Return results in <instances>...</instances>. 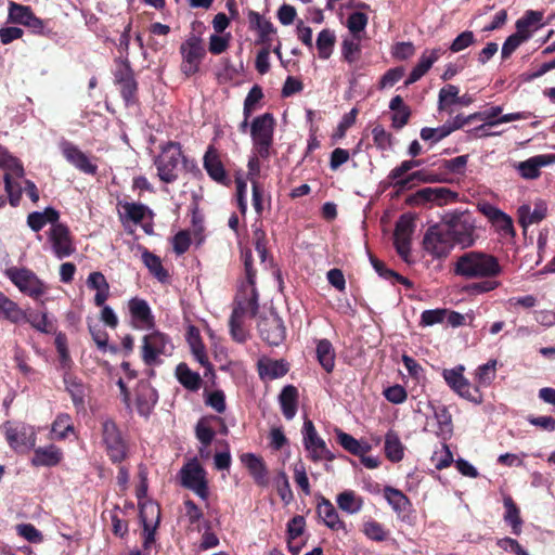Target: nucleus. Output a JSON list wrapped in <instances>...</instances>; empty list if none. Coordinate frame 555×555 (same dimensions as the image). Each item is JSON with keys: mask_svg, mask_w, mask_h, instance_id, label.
<instances>
[{"mask_svg": "<svg viewBox=\"0 0 555 555\" xmlns=\"http://www.w3.org/2000/svg\"><path fill=\"white\" fill-rule=\"evenodd\" d=\"M183 160L184 156L179 143L167 142L160 145V151L153 160L159 180L165 183L175 182L179 177Z\"/></svg>", "mask_w": 555, "mask_h": 555, "instance_id": "7ed1b4c3", "label": "nucleus"}, {"mask_svg": "<svg viewBox=\"0 0 555 555\" xmlns=\"http://www.w3.org/2000/svg\"><path fill=\"white\" fill-rule=\"evenodd\" d=\"M543 14L538 11H527L526 14L516 23V29L530 38L533 29H537L541 23Z\"/></svg>", "mask_w": 555, "mask_h": 555, "instance_id": "3c124183", "label": "nucleus"}, {"mask_svg": "<svg viewBox=\"0 0 555 555\" xmlns=\"http://www.w3.org/2000/svg\"><path fill=\"white\" fill-rule=\"evenodd\" d=\"M459 201V193L449 188L436 186L424 188L415 192L410 202L414 205H424L433 203L437 206H444L448 204L456 203Z\"/></svg>", "mask_w": 555, "mask_h": 555, "instance_id": "dca6fc26", "label": "nucleus"}, {"mask_svg": "<svg viewBox=\"0 0 555 555\" xmlns=\"http://www.w3.org/2000/svg\"><path fill=\"white\" fill-rule=\"evenodd\" d=\"M360 41L361 37L346 38L343 40L341 55L347 63L353 64L359 60L361 53Z\"/></svg>", "mask_w": 555, "mask_h": 555, "instance_id": "6e6d98bb", "label": "nucleus"}, {"mask_svg": "<svg viewBox=\"0 0 555 555\" xmlns=\"http://www.w3.org/2000/svg\"><path fill=\"white\" fill-rule=\"evenodd\" d=\"M178 476L182 487L193 491L204 501L208 499L207 473L197 459L186 462L179 470Z\"/></svg>", "mask_w": 555, "mask_h": 555, "instance_id": "0eeeda50", "label": "nucleus"}, {"mask_svg": "<svg viewBox=\"0 0 555 555\" xmlns=\"http://www.w3.org/2000/svg\"><path fill=\"white\" fill-rule=\"evenodd\" d=\"M60 214L52 207H47L43 211H34L30 212L27 217L28 227L35 231L39 232L47 224H57L59 223Z\"/></svg>", "mask_w": 555, "mask_h": 555, "instance_id": "473e14b6", "label": "nucleus"}, {"mask_svg": "<svg viewBox=\"0 0 555 555\" xmlns=\"http://www.w3.org/2000/svg\"><path fill=\"white\" fill-rule=\"evenodd\" d=\"M179 52L181 55V72L188 77L195 75L206 56L203 39L194 33L190 34L181 43Z\"/></svg>", "mask_w": 555, "mask_h": 555, "instance_id": "39448f33", "label": "nucleus"}, {"mask_svg": "<svg viewBox=\"0 0 555 555\" xmlns=\"http://www.w3.org/2000/svg\"><path fill=\"white\" fill-rule=\"evenodd\" d=\"M140 518L143 526H158L160 519L159 506L153 501L141 503Z\"/></svg>", "mask_w": 555, "mask_h": 555, "instance_id": "5fc2aeb1", "label": "nucleus"}, {"mask_svg": "<svg viewBox=\"0 0 555 555\" xmlns=\"http://www.w3.org/2000/svg\"><path fill=\"white\" fill-rule=\"evenodd\" d=\"M288 371L287 364L282 360L268 358L258 361V372L261 378L275 379L284 376Z\"/></svg>", "mask_w": 555, "mask_h": 555, "instance_id": "f704fd0d", "label": "nucleus"}, {"mask_svg": "<svg viewBox=\"0 0 555 555\" xmlns=\"http://www.w3.org/2000/svg\"><path fill=\"white\" fill-rule=\"evenodd\" d=\"M518 222L522 228L541 222L547 215V204L538 198L533 205L522 204L517 209Z\"/></svg>", "mask_w": 555, "mask_h": 555, "instance_id": "5701e85b", "label": "nucleus"}, {"mask_svg": "<svg viewBox=\"0 0 555 555\" xmlns=\"http://www.w3.org/2000/svg\"><path fill=\"white\" fill-rule=\"evenodd\" d=\"M0 167L5 168L7 172L14 173L17 178L24 176V168L17 158L9 154V152L0 147Z\"/></svg>", "mask_w": 555, "mask_h": 555, "instance_id": "13d9d810", "label": "nucleus"}, {"mask_svg": "<svg viewBox=\"0 0 555 555\" xmlns=\"http://www.w3.org/2000/svg\"><path fill=\"white\" fill-rule=\"evenodd\" d=\"M459 92V88L454 85H447L441 88L438 96V109L444 111L448 105L456 103Z\"/></svg>", "mask_w": 555, "mask_h": 555, "instance_id": "052dcab7", "label": "nucleus"}, {"mask_svg": "<svg viewBox=\"0 0 555 555\" xmlns=\"http://www.w3.org/2000/svg\"><path fill=\"white\" fill-rule=\"evenodd\" d=\"M63 460L62 450L55 444H50L47 447H39L34 450V456L31 459V464L36 467L40 466H56Z\"/></svg>", "mask_w": 555, "mask_h": 555, "instance_id": "c85d7f7f", "label": "nucleus"}, {"mask_svg": "<svg viewBox=\"0 0 555 555\" xmlns=\"http://www.w3.org/2000/svg\"><path fill=\"white\" fill-rule=\"evenodd\" d=\"M140 391L137 398L138 411L142 415H149L157 401L156 392L147 385H143Z\"/></svg>", "mask_w": 555, "mask_h": 555, "instance_id": "864d4df0", "label": "nucleus"}, {"mask_svg": "<svg viewBox=\"0 0 555 555\" xmlns=\"http://www.w3.org/2000/svg\"><path fill=\"white\" fill-rule=\"evenodd\" d=\"M552 164H555V154H540L518 163L516 169L521 178L534 180L540 177L542 167Z\"/></svg>", "mask_w": 555, "mask_h": 555, "instance_id": "4be33fe9", "label": "nucleus"}, {"mask_svg": "<svg viewBox=\"0 0 555 555\" xmlns=\"http://www.w3.org/2000/svg\"><path fill=\"white\" fill-rule=\"evenodd\" d=\"M364 534L373 541H385L388 532L384 529L383 525L375 520H367L363 525Z\"/></svg>", "mask_w": 555, "mask_h": 555, "instance_id": "338daca9", "label": "nucleus"}, {"mask_svg": "<svg viewBox=\"0 0 555 555\" xmlns=\"http://www.w3.org/2000/svg\"><path fill=\"white\" fill-rule=\"evenodd\" d=\"M33 10L27 5L15 2L9 3V22L25 26L33 16Z\"/></svg>", "mask_w": 555, "mask_h": 555, "instance_id": "4d7b16f0", "label": "nucleus"}, {"mask_svg": "<svg viewBox=\"0 0 555 555\" xmlns=\"http://www.w3.org/2000/svg\"><path fill=\"white\" fill-rule=\"evenodd\" d=\"M367 16L362 12H353L348 16L347 28L352 34V37H361V33L367 25Z\"/></svg>", "mask_w": 555, "mask_h": 555, "instance_id": "680f3d73", "label": "nucleus"}, {"mask_svg": "<svg viewBox=\"0 0 555 555\" xmlns=\"http://www.w3.org/2000/svg\"><path fill=\"white\" fill-rule=\"evenodd\" d=\"M477 209L488 219L501 236H515L513 219L503 210L488 202L478 203Z\"/></svg>", "mask_w": 555, "mask_h": 555, "instance_id": "f3484780", "label": "nucleus"}, {"mask_svg": "<svg viewBox=\"0 0 555 555\" xmlns=\"http://www.w3.org/2000/svg\"><path fill=\"white\" fill-rule=\"evenodd\" d=\"M115 81L119 86L126 103H130L134 99L138 85L128 61L122 62L120 68L115 73Z\"/></svg>", "mask_w": 555, "mask_h": 555, "instance_id": "393cba45", "label": "nucleus"}, {"mask_svg": "<svg viewBox=\"0 0 555 555\" xmlns=\"http://www.w3.org/2000/svg\"><path fill=\"white\" fill-rule=\"evenodd\" d=\"M128 311L131 325L141 331H149L155 326V318L145 299L133 297L128 300Z\"/></svg>", "mask_w": 555, "mask_h": 555, "instance_id": "a211bd4d", "label": "nucleus"}, {"mask_svg": "<svg viewBox=\"0 0 555 555\" xmlns=\"http://www.w3.org/2000/svg\"><path fill=\"white\" fill-rule=\"evenodd\" d=\"M385 453L389 461L400 462L404 455V448L398 435L393 431H388L385 436Z\"/></svg>", "mask_w": 555, "mask_h": 555, "instance_id": "de8ad7c7", "label": "nucleus"}, {"mask_svg": "<svg viewBox=\"0 0 555 555\" xmlns=\"http://www.w3.org/2000/svg\"><path fill=\"white\" fill-rule=\"evenodd\" d=\"M4 274L20 292L34 299H39L47 292L46 284L27 268L11 267Z\"/></svg>", "mask_w": 555, "mask_h": 555, "instance_id": "6e6552de", "label": "nucleus"}, {"mask_svg": "<svg viewBox=\"0 0 555 555\" xmlns=\"http://www.w3.org/2000/svg\"><path fill=\"white\" fill-rule=\"evenodd\" d=\"M102 441L109 459L114 463H120L126 457V443L116 424L106 418L102 422Z\"/></svg>", "mask_w": 555, "mask_h": 555, "instance_id": "4468645a", "label": "nucleus"}, {"mask_svg": "<svg viewBox=\"0 0 555 555\" xmlns=\"http://www.w3.org/2000/svg\"><path fill=\"white\" fill-rule=\"evenodd\" d=\"M274 127L275 120L270 113L257 116L250 124L253 151L257 153L260 158L267 159L271 154Z\"/></svg>", "mask_w": 555, "mask_h": 555, "instance_id": "20e7f679", "label": "nucleus"}, {"mask_svg": "<svg viewBox=\"0 0 555 555\" xmlns=\"http://www.w3.org/2000/svg\"><path fill=\"white\" fill-rule=\"evenodd\" d=\"M259 334L269 345L279 346L285 339L282 319L273 311L261 317L257 323Z\"/></svg>", "mask_w": 555, "mask_h": 555, "instance_id": "6ab92c4d", "label": "nucleus"}, {"mask_svg": "<svg viewBox=\"0 0 555 555\" xmlns=\"http://www.w3.org/2000/svg\"><path fill=\"white\" fill-rule=\"evenodd\" d=\"M336 37L333 30L323 29L319 33L317 38L318 55L322 60L331 57L334 51Z\"/></svg>", "mask_w": 555, "mask_h": 555, "instance_id": "09e8293b", "label": "nucleus"}, {"mask_svg": "<svg viewBox=\"0 0 555 555\" xmlns=\"http://www.w3.org/2000/svg\"><path fill=\"white\" fill-rule=\"evenodd\" d=\"M302 443L313 462L332 461L334 454L326 442L319 436L312 421L306 420L302 426Z\"/></svg>", "mask_w": 555, "mask_h": 555, "instance_id": "f8f14e48", "label": "nucleus"}, {"mask_svg": "<svg viewBox=\"0 0 555 555\" xmlns=\"http://www.w3.org/2000/svg\"><path fill=\"white\" fill-rule=\"evenodd\" d=\"M141 249V260L149 269L150 273L159 282H165L168 279V272L163 267L162 260L158 256L151 253L146 248Z\"/></svg>", "mask_w": 555, "mask_h": 555, "instance_id": "ea45409f", "label": "nucleus"}, {"mask_svg": "<svg viewBox=\"0 0 555 555\" xmlns=\"http://www.w3.org/2000/svg\"><path fill=\"white\" fill-rule=\"evenodd\" d=\"M408 171V166L403 160L399 166L395 167L389 172L388 179L391 181L393 186L398 188L399 190H403L411 183L410 175L406 178H403Z\"/></svg>", "mask_w": 555, "mask_h": 555, "instance_id": "0e129e2a", "label": "nucleus"}, {"mask_svg": "<svg viewBox=\"0 0 555 555\" xmlns=\"http://www.w3.org/2000/svg\"><path fill=\"white\" fill-rule=\"evenodd\" d=\"M75 434L73 418L67 413H60L51 425V438L65 440L69 435Z\"/></svg>", "mask_w": 555, "mask_h": 555, "instance_id": "c9c22d12", "label": "nucleus"}, {"mask_svg": "<svg viewBox=\"0 0 555 555\" xmlns=\"http://www.w3.org/2000/svg\"><path fill=\"white\" fill-rule=\"evenodd\" d=\"M498 361L489 360L487 363L479 365L474 374L477 383L476 387H489L496 377Z\"/></svg>", "mask_w": 555, "mask_h": 555, "instance_id": "a18cd8bd", "label": "nucleus"}, {"mask_svg": "<svg viewBox=\"0 0 555 555\" xmlns=\"http://www.w3.org/2000/svg\"><path fill=\"white\" fill-rule=\"evenodd\" d=\"M435 418L438 425L437 435L444 441L450 439L453 427L452 417L448 409L446 406L435 409Z\"/></svg>", "mask_w": 555, "mask_h": 555, "instance_id": "8fccbe9b", "label": "nucleus"}, {"mask_svg": "<svg viewBox=\"0 0 555 555\" xmlns=\"http://www.w3.org/2000/svg\"><path fill=\"white\" fill-rule=\"evenodd\" d=\"M454 273L467 280L493 279L502 273V267L493 255L472 250L457 258Z\"/></svg>", "mask_w": 555, "mask_h": 555, "instance_id": "f257e3e1", "label": "nucleus"}, {"mask_svg": "<svg viewBox=\"0 0 555 555\" xmlns=\"http://www.w3.org/2000/svg\"><path fill=\"white\" fill-rule=\"evenodd\" d=\"M240 460L249 472L256 485L260 487L268 486V468L261 456L255 453H243Z\"/></svg>", "mask_w": 555, "mask_h": 555, "instance_id": "b1692460", "label": "nucleus"}, {"mask_svg": "<svg viewBox=\"0 0 555 555\" xmlns=\"http://www.w3.org/2000/svg\"><path fill=\"white\" fill-rule=\"evenodd\" d=\"M385 499L389 503V505L397 513H402L408 511L410 506V501L408 496L398 489L386 487L384 490Z\"/></svg>", "mask_w": 555, "mask_h": 555, "instance_id": "603ef678", "label": "nucleus"}, {"mask_svg": "<svg viewBox=\"0 0 555 555\" xmlns=\"http://www.w3.org/2000/svg\"><path fill=\"white\" fill-rule=\"evenodd\" d=\"M248 21L251 28L258 31V41L264 47H271L276 35V29L273 24L255 11L249 12Z\"/></svg>", "mask_w": 555, "mask_h": 555, "instance_id": "bb28decb", "label": "nucleus"}, {"mask_svg": "<svg viewBox=\"0 0 555 555\" xmlns=\"http://www.w3.org/2000/svg\"><path fill=\"white\" fill-rule=\"evenodd\" d=\"M4 434L9 446L16 452L33 449L37 442V433L33 426L20 424L12 426L4 425Z\"/></svg>", "mask_w": 555, "mask_h": 555, "instance_id": "2eb2a0df", "label": "nucleus"}, {"mask_svg": "<svg viewBox=\"0 0 555 555\" xmlns=\"http://www.w3.org/2000/svg\"><path fill=\"white\" fill-rule=\"evenodd\" d=\"M423 245L436 258L447 257L457 246L442 221L427 230Z\"/></svg>", "mask_w": 555, "mask_h": 555, "instance_id": "9d476101", "label": "nucleus"}, {"mask_svg": "<svg viewBox=\"0 0 555 555\" xmlns=\"http://www.w3.org/2000/svg\"><path fill=\"white\" fill-rule=\"evenodd\" d=\"M246 282L241 285L240 295L257 296L256 271L253 268V256L250 250L243 251Z\"/></svg>", "mask_w": 555, "mask_h": 555, "instance_id": "e433bc0d", "label": "nucleus"}, {"mask_svg": "<svg viewBox=\"0 0 555 555\" xmlns=\"http://www.w3.org/2000/svg\"><path fill=\"white\" fill-rule=\"evenodd\" d=\"M258 310V297L237 294L236 307L230 318V332L234 340L244 343L248 333L244 327V317H254Z\"/></svg>", "mask_w": 555, "mask_h": 555, "instance_id": "423d86ee", "label": "nucleus"}, {"mask_svg": "<svg viewBox=\"0 0 555 555\" xmlns=\"http://www.w3.org/2000/svg\"><path fill=\"white\" fill-rule=\"evenodd\" d=\"M87 286L95 291L94 305L103 306L109 297V284L104 274L100 271L91 272L87 278Z\"/></svg>", "mask_w": 555, "mask_h": 555, "instance_id": "7c9ffc66", "label": "nucleus"}, {"mask_svg": "<svg viewBox=\"0 0 555 555\" xmlns=\"http://www.w3.org/2000/svg\"><path fill=\"white\" fill-rule=\"evenodd\" d=\"M374 144L382 151H387L392 145V135L382 125H376L372 129Z\"/></svg>", "mask_w": 555, "mask_h": 555, "instance_id": "69168bd1", "label": "nucleus"}, {"mask_svg": "<svg viewBox=\"0 0 555 555\" xmlns=\"http://www.w3.org/2000/svg\"><path fill=\"white\" fill-rule=\"evenodd\" d=\"M338 443L353 455H363L371 450V446L366 442H360L351 435L340 429H335Z\"/></svg>", "mask_w": 555, "mask_h": 555, "instance_id": "a19ab883", "label": "nucleus"}, {"mask_svg": "<svg viewBox=\"0 0 555 555\" xmlns=\"http://www.w3.org/2000/svg\"><path fill=\"white\" fill-rule=\"evenodd\" d=\"M186 341L191 348L192 354L197 360V362L204 367L211 369L206 353V348L201 338L199 331L194 325L188 326Z\"/></svg>", "mask_w": 555, "mask_h": 555, "instance_id": "c756f323", "label": "nucleus"}, {"mask_svg": "<svg viewBox=\"0 0 555 555\" xmlns=\"http://www.w3.org/2000/svg\"><path fill=\"white\" fill-rule=\"evenodd\" d=\"M413 231L414 221L412 217L401 216L396 224L393 240L397 253L404 261H409Z\"/></svg>", "mask_w": 555, "mask_h": 555, "instance_id": "aec40b11", "label": "nucleus"}, {"mask_svg": "<svg viewBox=\"0 0 555 555\" xmlns=\"http://www.w3.org/2000/svg\"><path fill=\"white\" fill-rule=\"evenodd\" d=\"M204 167L208 175L217 182L227 183L225 170L212 149H209L204 156Z\"/></svg>", "mask_w": 555, "mask_h": 555, "instance_id": "58836bf2", "label": "nucleus"}, {"mask_svg": "<svg viewBox=\"0 0 555 555\" xmlns=\"http://www.w3.org/2000/svg\"><path fill=\"white\" fill-rule=\"evenodd\" d=\"M279 403L284 417L288 421L293 420L298 408L297 388L293 385L285 386L279 396Z\"/></svg>", "mask_w": 555, "mask_h": 555, "instance_id": "2f4dec72", "label": "nucleus"}, {"mask_svg": "<svg viewBox=\"0 0 555 555\" xmlns=\"http://www.w3.org/2000/svg\"><path fill=\"white\" fill-rule=\"evenodd\" d=\"M61 151L65 159L78 170L87 175H95L98 166L75 144L68 141L61 143Z\"/></svg>", "mask_w": 555, "mask_h": 555, "instance_id": "412c9836", "label": "nucleus"}, {"mask_svg": "<svg viewBox=\"0 0 555 555\" xmlns=\"http://www.w3.org/2000/svg\"><path fill=\"white\" fill-rule=\"evenodd\" d=\"M337 506L345 513L353 515L363 507V499L352 490H345L336 496Z\"/></svg>", "mask_w": 555, "mask_h": 555, "instance_id": "4c0bfd02", "label": "nucleus"}, {"mask_svg": "<svg viewBox=\"0 0 555 555\" xmlns=\"http://www.w3.org/2000/svg\"><path fill=\"white\" fill-rule=\"evenodd\" d=\"M119 206L121 208V219L132 221L133 223H139L146 218L152 219L153 217L152 210L141 203L125 202L120 203Z\"/></svg>", "mask_w": 555, "mask_h": 555, "instance_id": "72a5a7b5", "label": "nucleus"}, {"mask_svg": "<svg viewBox=\"0 0 555 555\" xmlns=\"http://www.w3.org/2000/svg\"><path fill=\"white\" fill-rule=\"evenodd\" d=\"M317 513L324 525L330 529L334 531H346L345 522L340 519L338 512L330 500L322 498L318 503Z\"/></svg>", "mask_w": 555, "mask_h": 555, "instance_id": "cd10ccee", "label": "nucleus"}, {"mask_svg": "<svg viewBox=\"0 0 555 555\" xmlns=\"http://www.w3.org/2000/svg\"><path fill=\"white\" fill-rule=\"evenodd\" d=\"M173 351L171 339L159 331H154L143 337L142 359L147 365L160 363V357H169Z\"/></svg>", "mask_w": 555, "mask_h": 555, "instance_id": "1a4fd4ad", "label": "nucleus"}, {"mask_svg": "<svg viewBox=\"0 0 555 555\" xmlns=\"http://www.w3.org/2000/svg\"><path fill=\"white\" fill-rule=\"evenodd\" d=\"M444 53L442 48H435L431 50H425L417 64L411 70L409 78L405 81V85H411L420 80L436 63L439 57Z\"/></svg>", "mask_w": 555, "mask_h": 555, "instance_id": "a878e982", "label": "nucleus"}, {"mask_svg": "<svg viewBox=\"0 0 555 555\" xmlns=\"http://www.w3.org/2000/svg\"><path fill=\"white\" fill-rule=\"evenodd\" d=\"M442 222L462 249L473 247L480 238L482 228L469 210H451L443 216Z\"/></svg>", "mask_w": 555, "mask_h": 555, "instance_id": "f03ea898", "label": "nucleus"}, {"mask_svg": "<svg viewBox=\"0 0 555 555\" xmlns=\"http://www.w3.org/2000/svg\"><path fill=\"white\" fill-rule=\"evenodd\" d=\"M176 376L179 383L191 391L201 388L202 378L197 372L192 371L185 363H180L176 367Z\"/></svg>", "mask_w": 555, "mask_h": 555, "instance_id": "79ce46f5", "label": "nucleus"}, {"mask_svg": "<svg viewBox=\"0 0 555 555\" xmlns=\"http://www.w3.org/2000/svg\"><path fill=\"white\" fill-rule=\"evenodd\" d=\"M253 188V207L258 216H261L266 205L269 204L270 197L266 193L264 189L260 185L259 182H254L251 184Z\"/></svg>", "mask_w": 555, "mask_h": 555, "instance_id": "bf43d9fd", "label": "nucleus"}, {"mask_svg": "<svg viewBox=\"0 0 555 555\" xmlns=\"http://www.w3.org/2000/svg\"><path fill=\"white\" fill-rule=\"evenodd\" d=\"M48 243L53 255L59 259L67 258L76 251L74 238L68 227L60 222L50 227Z\"/></svg>", "mask_w": 555, "mask_h": 555, "instance_id": "ddd939ff", "label": "nucleus"}, {"mask_svg": "<svg viewBox=\"0 0 555 555\" xmlns=\"http://www.w3.org/2000/svg\"><path fill=\"white\" fill-rule=\"evenodd\" d=\"M317 358L321 366L331 373L335 366V351L330 340L321 339L317 345Z\"/></svg>", "mask_w": 555, "mask_h": 555, "instance_id": "49530a36", "label": "nucleus"}, {"mask_svg": "<svg viewBox=\"0 0 555 555\" xmlns=\"http://www.w3.org/2000/svg\"><path fill=\"white\" fill-rule=\"evenodd\" d=\"M0 314L12 323H20L26 320V313L18 305L0 292Z\"/></svg>", "mask_w": 555, "mask_h": 555, "instance_id": "37998d69", "label": "nucleus"}, {"mask_svg": "<svg viewBox=\"0 0 555 555\" xmlns=\"http://www.w3.org/2000/svg\"><path fill=\"white\" fill-rule=\"evenodd\" d=\"M503 503L505 507L504 520L511 526L512 533L519 535L522 526L519 508L509 495L504 496Z\"/></svg>", "mask_w": 555, "mask_h": 555, "instance_id": "c03bdc74", "label": "nucleus"}, {"mask_svg": "<svg viewBox=\"0 0 555 555\" xmlns=\"http://www.w3.org/2000/svg\"><path fill=\"white\" fill-rule=\"evenodd\" d=\"M465 366L460 364L452 369L442 371L443 379L447 385L460 397L476 404L482 402V395L478 387L472 386L470 382L464 376Z\"/></svg>", "mask_w": 555, "mask_h": 555, "instance_id": "9b49d317", "label": "nucleus"}, {"mask_svg": "<svg viewBox=\"0 0 555 555\" xmlns=\"http://www.w3.org/2000/svg\"><path fill=\"white\" fill-rule=\"evenodd\" d=\"M450 134V130L444 124L437 128L424 127L420 132L422 140L429 141L431 144L438 143Z\"/></svg>", "mask_w": 555, "mask_h": 555, "instance_id": "e2e57ef3", "label": "nucleus"}, {"mask_svg": "<svg viewBox=\"0 0 555 555\" xmlns=\"http://www.w3.org/2000/svg\"><path fill=\"white\" fill-rule=\"evenodd\" d=\"M16 532L30 543H41L43 541L42 533L31 524L17 525Z\"/></svg>", "mask_w": 555, "mask_h": 555, "instance_id": "774afa93", "label": "nucleus"}]
</instances>
